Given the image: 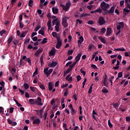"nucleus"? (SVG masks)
<instances>
[{
	"label": "nucleus",
	"mask_w": 130,
	"mask_h": 130,
	"mask_svg": "<svg viewBox=\"0 0 130 130\" xmlns=\"http://www.w3.org/2000/svg\"><path fill=\"white\" fill-rule=\"evenodd\" d=\"M13 36H10V37H9V39H8V41H7V42H8V45L9 44H10L11 43H12V42L13 41Z\"/></svg>",
	"instance_id": "nucleus-22"
},
{
	"label": "nucleus",
	"mask_w": 130,
	"mask_h": 130,
	"mask_svg": "<svg viewBox=\"0 0 130 130\" xmlns=\"http://www.w3.org/2000/svg\"><path fill=\"white\" fill-rule=\"evenodd\" d=\"M106 32V28H105V27H103L101 29V33H102V34H105Z\"/></svg>",
	"instance_id": "nucleus-35"
},
{
	"label": "nucleus",
	"mask_w": 130,
	"mask_h": 130,
	"mask_svg": "<svg viewBox=\"0 0 130 130\" xmlns=\"http://www.w3.org/2000/svg\"><path fill=\"white\" fill-rule=\"evenodd\" d=\"M80 72L83 76H86V71H83L82 69H80Z\"/></svg>",
	"instance_id": "nucleus-44"
},
{
	"label": "nucleus",
	"mask_w": 130,
	"mask_h": 130,
	"mask_svg": "<svg viewBox=\"0 0 130 130\" xmlns=\"http://www.w3.org/2000/svg\"><path fill=\"white\" fill-rule=\"evenodd\" d=\"M40 119L39 118H37L33 120V123L34 124H38V125H39L41 122Z\"/></svg>",
	"instance_id": "nucleus-9"
},
{
	"label": "nucleus",
	"mask_w": 130,
	"mask_h": 130,
	"mask_svg": "<svg viewBox=\"0 0 130 130\" xmlns=\"http://www.w3.org/2000/svg\"><path fill=\"white\" fill-rule=\"evenodd\" d=\"M39 87L41 88V89H42V90H45V86H44L43 84H40Z\"/></svg>",
	"instance_id": "nucleus-49"
},
{
	"label": "nucleus",
	"mask_w": 130,
	"mask_h": 130,
	"mask_svg": "<svg viewBox=\"0 0 130 130\" xmlns=\"http://www.w3.org/2000/svg\"><path fill=\"white\" fill-rule=\"evenodd\" d=\"M56 50L55 49V48L53 47L52 49L50 50V51L49 52V54L51 56H53L54 55H55V51Z\"/></svg>",
	"instance_id": "nucleus-6"
},
{
	"label": "nucleus",
	"mask_w": 130,
	"mask_h": 130,
	"mask_svg": "<svg viewBox=\"0 0 130 130\" xmlns=\"http://www.w3.org/2000/svg\"><path fill=\"white\" fill-rule=\"evenodd\" d=\"M53 87H54V84L52 82H49L48 84V89L50 91H52L53 89Z\"/></svg>",
	"instance_id": "nucleus-12"
},
{
	"label": "nucleus",
	"mask_w": 130,
	"mask_h": 130,
	"mask_svg": "<svg viewBox=\"0 0 130 130\" xmlns=\"http://www.w3.org/2000/svg\"><path fill=\"white\" fill-rule=\"evenodd\" d=\"M30 89L32 92H35L36 91V87H30Z\"/></svg>",
	"instance_id": "nucleus-43"
},
{
	"label": "nucleus",
	"mask_w": 130,
	"mask_h": 130,
	"mask_svg": "<svg viewBox=\"0 0 130 130\" xmlns=\"http://www.w3.org/2000/svg\"><path fill=\"white\" fill-rule=\"evenodd\" d=\"M52 11L53 13H54L55 15L56 14H58V9L55 7H53L52 9Z\"/></svg>",
	"instance_id": "nucleus-17"
},
{
	"label": "nucleus",
	"mask_w": 130,
	"mask_h": 130,
	"mask_svg": "<svg viewBox=\"0 0 130 130\" xmlns=\"http://www.w3.org/2000/svg\"><path fill=\"white\" fill-rule=\"evenodd\" d=\"M70 7H71V3H66V5L64 6L63 8V11H68V10L70 9Z\"/></svg>",
	"instance_id": "nucleus-11"
},
{
	"label": "nucleus",
	"mask_w": 130,
	"mask_h": 130,
	"mask_svg": "<svg viewBox=\"0 0 130 130\" xmlns=\"http://www.w3.org/2000/svg\"><path fill=\"white\" fill-rule=\"evenodd\" d=\"M99 39H100V40H101V42H102V43H106V41H105V39H104V38H103L101 36H99Z\"/></svg>",
	"instance_id": "nucleus-25"
},
{
	"label": "nucleus",
	"mask_w": 130,
	"mask_h": 130,
	"mask_svg": "<svg viewBox=\"0 0 130 130\" xmlns=\"http://www.w3.org/2000/svg\"><path fill=\"white\" fill-rule=\"evenodd\" d=\"M114 50H116L117 51H125V49L124 48H118V49H115V48H114Z\"/></svg>",
	"instance_id": "nucleus-26"
},
{
	"label": "nucleus",
	"mask_w": 130,
	"mask_h": 130,
	"mask_svg": "<svg viewBox=\"0 0 130 130\" xmlns=\"http://www.w3.org/2000/svg\"><path fill=\"white\" fill-rule=\"evenodd\" d=\"M62 24L63 25V26L67 28V27H68V21L67 20V18H62Z\"/></svg>",
	"instance_id": "nucleus-7"
},
{
	"label": "nucleus",
	"mask_w": 130,
	"mask_h": 130,
	"mask_svg": "<svg viewBox=\"0 0 130 130\" xmlns=\"http://www.w3.org/2000/svg\"><path fill=\"white\" fill-rule=\"evenodd\" d=\"M25 63H26L25 61L23 60V59H20L19 62V68H21V67H22V65H25Z\"/></svg>",
	"instance_id": "nucleus-24"
},
{
	"label": "nucleus",
	"mask_w": 130,
	"mask_h": 130,
	"mask_svg": "<svg viewBox=\"0 0 130 130\" xmlns=\"http://www.w3.org/2000/svg\"><path fill=\"white\" fill-rule=\"evenodd\" d=\"M5 33H6V30L5 29L0 31V35L1 36H3V35L5 34Z\"/></svg>",
	"instance_id": "nucleus-39"
},
{
	"label": "nucleus",
	"mask_w": 130,
	"mask_h": 130,
	"mask_svg": "<svg viewBox=\"0 0 130 130\" xmlns=\"http://www.w3.org/2000/svg\"><path fill=\"white\" fill-rule=\"evenodd\" d=\"M72 63H73V62L72 61H70L67 62V63L66 65V67H69V66L72 65Z\"/></svg>",
	"instance_id": "nucleus-53"
},
{
	"label": "nucleus",
	"mask_w": 130,
	"mask_h": 130,
	"mask_svg": "<svg viewBox=\"0 0 130 130\" xmlns=\"http://www.w3.org/2000/svg\"><path fill=\"white\" fill-rule=\"evenodd\" d=\"M40 28H41V26L40 25H38L37 26L36 28L35 29V31L36 32H37V31H38V30H39V29H40Z\"/></svg>",
	"instance_id": "nucleus-46"
},
{
	"label": "nucleus",
	"mask_w": 130,
	"mask_h": 130,
	"mask_svg": "<svg viewBox=\"0 0 130 130\" xmlns=\"http://www.w3.org/2000/svg\"><path fill=\"white\" fill-rule=\"evenodd\" d=\"M42 49H39L38 50L36 51L35 53L36 56H38L41 52H42Z\"/></svg>",
	"instance_id": "nucleus-19"
},
{
	"label": "nucleus",
	"mask_w": 130,
	"mask_h": 130,
	"mask_svg": "<svg viewBox=\"0 0 130 130\" xmlns=\"http://www.w3.org/2000/svg\"><path fill=\"white\" fill-rule=\"evenodd\" d=\"M73 52H74V50H69L68 53V55H72L73 54Z\"/></svg>",
	"instance_id": "nucleus-41"
},
{
	"label": "nucleus",
	"mask_w": 130,
	"mask_h": 130,
	"mask_svg": "<svg viewBox=\"0 0 130 130\" xmlns=\"http://www.w3.org/2000/svg\"><path fill=\"white\" fill-rule=\"evenodd\" d=\"M113 106L114 108H117V107L118 106V104H117V103L114 104L113 105Z\"/></svg>",
	"instance_id": "nucleus-63"
},
{
	"label": "nucleus",
	"mask_w": 130,
	"mask_h": 130,
	"mask_svg": "<svg viewBox=\"0 0 130 130\" xmlns=\"http://www.w3.org/2000/svg\"><path fill=\"white\" fill-rule=\"evenodd\" d=\"M66 79L68 82H72L73 81V77H71V74H68L67 76Z\"/></svg>",
	"instance_id": "nucleus-13"
},
{
	"label": "nucleus",
	"mask_w": 130,
	"mask_h": 130,
	"mask_svg": "<svg viewBox=\"0 0 130 130\" xmlns=\"http://www.w3.org/2000/svg\"><path fill=\"white\" fill-rule=\"evenodd\" d=\"M49 68H46L44 70V73L46 75L47 77L48 78L50 76V74L53 72V69H50L48 70Z\"/></svg>",
	"instance_id": "nucleus-3"
},
{
	"label": "nucleus",
	"mask_w": 130,
	"mask_h": 130,
	"mask_svg": "<svg viewBox=\"0 0 130 130\" xmlns=\"http://www.w3.org/2000/svg\"><path fill=\"white\" fill-rule=\"evenodd\" d=\"M48 66L50 68H55L57 66V62L53 61L51 64L49 63Z\"/></svg>",
	"instance_id": "nucleus-10"
},
{
	"label": "nucleus",
	"mask_w": 130,
	"mask_h": 130,
	"mask_svg": "<svg viewBox=\"0 0 130 130\" xmlns=\"http://www.w3.org/2000/svg\"><path fill=\"white\" fill-rule=\"evenodd\" d=\"M47 42V38H44L43 41L41 42L42 44H45Z\"/></svg>",
	"instance_id": "nucleus-31"
},
{
	"label": "nucleus",
	"mask_w": 130,
	"mask_h": 130,
	"mask_svg": "<svg viewBox=\"0 0 130 130\" xmlns=\"http://www.w3.org/2000/svg\"><path fill=\"white\" fill-rule=\"evenodd\" d=\"M19 27L21 29H22L23 27H24V24H23L22 21H19Z\"/></svg>",
	"instance_id": "nucleus-50"
},
{
	"label": "nucleus",
	"mask_w": 130,
	"mask_h": 130,
	"mask_svg": "<svg viewBox=\"0 0 130 130\" xmlns=\"http://www.w3.org/2000/svg\"><path fill=\"white\" fill-rule=\"evenodd\" d=\"M12 42L14 45H17V44L19 43V42H18V41L16 40L13 41Z\"/></svg>",
	"instance_id": "nucleus-52"
},
{
	"label": "nucleus",
	"mask_w": 130,
	"mask_h": 130,
	"mask_svg": "<svg viewBox=\"0 0 130 130\" xmlns=\"http://www.w3.org/2000/svg\"><path fill=\"white\" fill-rule=\"evenodd\" d=\"M102 92L104 94H106L107 93H108V90H107L106 88L103 87V89L102 90Z\"/></svg>",
	"instance_id": "nucleus-27"
},
{
	"label": "nucleus",
	"mask_w": 130,
	"mask_h": 130,
	"mask_svg": "<svg viewBox=\"0 0 130 130\" xmlns=\"http://www.w3.org/2000/svg\"><path fill=\"white\" fill-rule=\"evenodd\" d=\"M88 25H93L94 24V21L93 20H90L88 21Z\"/></svg>",
	"instance_id": "nucleus-58"
},
{
	"label": "nucleus",
	"mask_w": 130,
	"mask_h": 130,
	"mask_svg": "<svg viewBox=\"0 0 130 130\" xmlns=\"http://www.w3.org/2000/svg\"><path fill=\"white\" fill-rule=\"evenodd\" d=\"M130 10L126 9V8H124L123 10V15L124 16H126L127 15V14H128V13H129Z\"/></svg>",
	"instance_id": "nucleus-16"
},
{
	"label": "nucleus",
	"mask_w": 130,
	"mask_h": 130,
	"mask_svg": "<svg viewBox=\"0 0 130 130\" xmlns=\"http://www.w3.org/2000/svg\"><path fill=\"white\" fill-rule=\"evenodd\" d=\"M70 110H71V113L72 115H73V114H76V113L77 112L76 111V110H75V109H74V108H73L72 109H71Z\"/></svg>",
	"instance_id": "nucleus-30"
},
{
	"label": "nucleus",
	"mask_w": 130,
	"mask_h": 130,
	"mask_svg": "<svg viewBox=\"0 0 130 130\" xmlns=\"http://www.w3.org/2000/svg\"><path fill=\"white\" fill-rule=\"evenodd\" d=\"M103 11H104V13H103V15H107V14H109L108 10L106 9V10H103Z\"/></svg>",
	"instance_id": "nucleus-45"
},
{
	"label": "nucleus",
	"mask_w": 130,
	"mask_h": 130,
	"mask_svg": "<svg viewBox=\"0 0 130 130\" xmlns=\"http://www.w3.org/2000/svg\"><path fill=\"white\" fill-rule=\"evenodd\" d=\"M58 21V19L57 18L53 20L52 21L53 26H54Z\"/></svg>",
	"instance_id": "nucleus-32"
},
{
	"label": "nucleus",
	"mask_w": 130,
	"mask_h": 130,
	"mask_svg": "<svg viewBox=\"0 0 130 130\" xmlns=\"http://www.w3.org/2000/svg\"><path fill=\"white\" fill-rule=\"evenodd\" d=\"M124 27V23L123 22H121L119 23V25L117 26V30H118V31L116 34V35L120 34V32H121V29H123Z\"/></svg>",
	"instance_id": "nucleus-1"
},
{
	"label": "nucleus",
	"mask_w": 130,
	"mask_h": 130,
	"mask_svg": "<svg viewBox=\"0 0 130 130\" xmlns=\"http://www.w3.org/2000/svg\"><path fill=\"white\" fill-rule=\"evenodd\" d=\"M124 4V0L121 1L120 2V7H122L123 6Z\"/></svg>",
	"instance_id": "nucleus-60"
},
{
	"label": "nucleus",
	"mask_w": 130,
	"mask_h": 130,
	"mask_svg": "<svg viewBox=\"0 0 130 130\" xmlns=\"http://www.w3.org/2000/svg\"><path fill=\"white\" fill-rule=\"evenodd\" d=\"M82 78H81V76L80 75H78L77 76V82H80V81H81Z\"/></svg>",
	"instance_id": "nucleus-48"
},
{
	"label": "nucleus",
	"mask_w": 130,
	"mask_h": 130,
	"mask_svg": "<svg viewBox=\"0 0 130 130\" xmlns=\"http://www.w3.org/2000/svg\"><path fill=\"white\" fill-rule=\"evenodd\" d=\"M47 26H51V20H49L47 23Z\"/></svg>",
	"instance_id": "nucleus-62"
},
{
	"label": "nucleus",
	"mask_w": 130,
	"mask_h": 130,
	"mask_svg": "<svg viewBox=\"0 0 130 130\" xmlns=\"http://www.w3.org/2000/svg\"><path fill=\"white\" fill-rule=\"evenodd\" d=\"M98 23L100 26H102V25H104L105 24H106V21H105L104 17L101 16L99 18Z\"/></svg>",
	"instance_id": "nucleus-4"
},
{
	"label": "nucleus",
	"mask_w": 130,
	"mask_h": 130,
	"mask_svg": "<svg viewBox=\"0 0 130 130\" xmlns=\"http://www.w3.org/2000/svg\"><path fill=\"white\" fill-rule=\"evenodd\" d=\"M51 105H55V101H54V99H53L51 101Z\"/></svg>",
	"instance_id": "nucleus-55"
},
{
	"label": "nucleus",
	"mask_w": 130,
	"mask_h": 130,
	"mask_svg": "<svg viewBox=\"0 0 130 130\" xmlns=\"http://www.w3.org/2000/svg\"><path fill=\"white\" fill-rule=\"evenodd\" d=\"M29 103H30V104L34 105V104H36V103H38V101H34V99H29Z\"/></svg>",
	"instance_id": "nucleus-20"
},
{
	"label": "nucleus",
	"mask_w": 130,
	"mask_h": 130,
	"mask_svg": "<svg viewBox=\"0 0 130 130\" xmlns=\"http://www.w3.org/2000/svg\"><path fill=\"white\" fill-rule=\"evenodd\" d=\"M39 34H41L42 36H44V31L42 30H40L39 31Z\"/></svg>",
	"instance_id": "nucleus-38"
},
{
	"label": "nucleus",
	"mask_w": 130,
	"mask_h": 130,
	"mask_svg": "<svg viewBox=\"0 0 130 130\" xmlns=\"http://www.w3.org/2000/svg\"><path fill=\"white\" fill-rule=\"evenodd\" d=\"M83 41H84V38L83 37V36H81L79 38V40L77 41V43L79 45H81L82 44Z\"/></svg>",
	"instance_id": "nucleus-15"
},
{
	"label": "nucleus",
	"mask_w": 130,
	"mask_h": 130,
	"mask_svg": "<svg viewBox=\"0 0 130 130\" xmlns=\"http://www.w3.org/2000/svg\"><path fill=\"white\" fill-rule=\"evenodd\" d=\"M81 56H82V53L78 54V55H77V56L75 58L76 61H77V62H79V60H80V59L81 58Z\"/></svg>",
	"instance_id": "nucleus-18"
},
{
	"label": "nucleus",
	"mask_w": 130,
	"mask_h": 130,
	"mask_svg": "<svg viewBox=\"0 0 130 130\" xmlns=\"http://www.w3.org/2000/svg\"><path fill=\"white\" fill-rule=\"evenodd\" d=\"M23 86L26 90L29 89V84H28V83H24L23 84Z\"/></svg>",
	"instance_id": "nucleus-29"
},
{
	"label": "nucleus",
	"mask_w": 130,
	"mask_h": 130,
	"mask_svg": "<svg viewBox=\"0 0 130 130\" xmlns=\"http://www.w3.org/2000/svg\"><path fill=\"white\" fill-rule=\"evenodd\" d=\"M76 24H78V23H79L80 24V25H82V23H83V22L82 21V20H80L79 19H76Z\"/></svg>",
	"instance_id": "nucleus-51"
},
{
	"label": "nucleus",
	"mask_w": 130,
	"mask_h": 130,
	"mask_svg": "<svg viewBox=\"0 0 130 130\" xmlns=\"http://www.w3.org/2000/svg\"><path fill=\"white\" fill-rule=\"evenodd\" d=\"M28 6L29 7H33V1L32 0H29V2H28Z\"/></svg>",
	"instance_id": "nucleus-34"
},
{
	"label": "nucleus",
	"mask_w": 130,
	"mask_h": 130,
	"mask_svg": "<svg viewBox=\"0 0 130 130\" xmlns=\"http://www.w3.org/2000/svg\"><path fill=\"white\" fill-rule=\"evenodd\" d=\"M9 112L10 113H13V112H14V108L13 107L10 108L9 109Z\"/></svg>",
	"instance_id": "nucleus-59"
},
{
	"label": "nucleus",
	"mask_w": 130,
	"mask_h": 130,
	"mask_svg": "<svg viewBox=\"0 0 130 130\" xmlns=\"http://www.w3.org/2000/svg\"><path fill=\"white\" fill-rule=\"evenodd\" d=\"M26 61H27L29 66H31V64H32V63H31V59H30V58H26Z\"/></svg>",
	"instance_id": "nucleus-33"
},
{
	"label": "nucleus",
	"mask_w": 130,
	"mask_h": 130,
	"mask_svg": "<svg viewBox=\"0 0 130 130\" xmlns=\"http://www.w3.org/2000/svg\"><path fill=\"white\" fill-rule=\"evenodd\" d=\"M28 129V126H25L23 128V129H19L18 130H27Z\"/></svg>",
	"instance_id": "nucleus-64"
},
{
	"label": "nucleus",
	"mask_w": 130,
	"mask_h": 130,
	"mask_svg": "<svg viewBox=\"0 0 130 130\" xmlns=\"http://www.w3.org/2000/svg\"><path fill=\"white\" fill-rule=\"evenodd\" d=\"M4 109L3 107H0V113H4Z\"/></svg>",
	"instance_id": "nucleus-61"
},
{
	"label": "nucleus",
	"mask_w": 130,
	"mask_h": 130,
	"mask_svg": "<svg viewBox=\"0 0 130 130\" xmlns=\"http://www.w3.org/2000/svg\"><path fill=\"white\" fill-rule=\"evenodd\" d=\"M112 32V30H111V27H108L107 29V32H106L107 36L109 37V35L111 34Z\"/></svg>",
	"instance_id": "nucleus-14"
},
{
	"label": "nucleus",
	"mask_w": 130,
	"mask_h": 130,
	"mask_svg": "<svg viewBox=\"0 0 130 130\" xmlns=\"http://www.w3.org/2000/svg\"><path fill=\"white\" fill-rule=\"evenodd\" d=\"M95 13H100V14H101V13H102V10L101 8H98L95 10Z\"/></svg>",
	"instance_id": "nucleus-36"
},
{
	"label": "nucleus",
	"mask_w": 130,
	"mask_h": 130,
	"mask_svg": "<svg viewBox=\"0 0 130 130\" xmlns=\"http://www.w3.org/2000/svg\"><path fill=\"white\" fill-rule=\"evenodd\" d=\"M114 10H115V7H112L109 10H108V13L109 15H113L114 14Z\"/></svg>",
	"instance_id": "nucleus-8"
},
{
	"label": "nucleus",
	"mask_w": 130,
	"mask_h": 130,
	"mask_svg": "<svg viewBox=\"0 0 130 130\" xmlns=\"http://www.w3.org/2000/svg\"><path fill=\"white\" fill-rule=\"evenodd\" d=\"M91 67L92 68V69H94V70H98L97 66L94 64H91Z\"/></svg>",
	"instance_id": "nucleus-40"
},
{
	"label": "nucleus",
	"mask_w": 130,
	"mask_h": 130,
	"mask_svg": "<svg viewBox=\"0 0 130 130\" xmlns=\"http://www.w3.org/2000/svg\"><path fill=\"white\" fill-rule=\"evenodd\" d=\"M92 48H95V45H94L92 44H89L88 46V50H91L92 49Z\"/></svg>",
	"instance_id": "nucleus-23"
},
{
	"label": "nucleus",
	"mask_w": 130,
	"mask_h": 130,
	"mask_svg": "<svg viewBox=\"0 0 130 130\" xmlns=\"http://www.w3.org/2000/svg\"><path fill=\"white\" fill-rule=\"evenodd\" d=\"M61 46V42H57L56 45V48L57 49H59Z\"/></svg>",
	"instance_id": "nucleus-21"
},
{
	"label": "nucleus",
	"mask_w": 130,
	"mask_h": 130,
	"mask_svg": "<svg viewBox=\"0 0 130 130\" xmlns=\"http://www.w3.org/2000/svg\"><path fill=\"white\" fill-rule=\"evenodd\" d=\"M103 79L104 86L105 87H108V85L107 84V80H108V78L107 77V75L106 74H105V76H104Z\"/></svg>",
	"instance_id": "nucleus-5"
},
{
	"label": "nucleus",
	"mask_w": 130,
	"mask_h": 130,
	"mask_svg": "<svg viewBox=\"0 0 130 130\" xmlns=\"http://www.w3.org/2000/svg\"><path fill=\"white\" fill-rule=\"evenodd\" d=\"M108 125L109 126V127H112L113 126V125H112V123H111V122H110V120H108Z\"/></svg>",
	"instance_id": "nucleus-42"
},
{
	"label": "nucleus",
	"mask_w": 130,
	"mask_h": 130,
	"mask_svg": "<svg viewBox=\"0 0 130 130\" xmlns=\"http://www.w3.org/2000/svg\"><path fill=\"white\" fill-rule=\"evenodd\" d=\"M55 29L56 32H59V26L56 25L55 26Z\"/></svg>",
	"instance_id": "nucleus-57"
},
{
	"label": "nucleus",
	"mask_w": 130,
	"mask_h": 130,
	"mask_svg": "<svg viewBox=\"0 0 130 130\" xmlns=\"http://www.w3.org/2000/svg\"><path fill=\"white\" fill-rule=\"evenodd\" d=\"M101 8L103 11H106L107 9H109V8H110V5L107 4L106 3L103 2L101 4Z\"/></svg>",
	"instance_id": "nucleus-2"
},
{
	"label": "nucleus",
	"mask_w": 130,
	"mask_h": 130,
	"mask_svg": "<svg viewBox=\"0 0 130 130\" xmlns=\"http://www.w3.org/2000/svg\"><path fill=\"white\" fill-rule=\"evenodd\" d=\"M37 69H36L35 72L33 73L32 77H35L36 75H38V71H37Z\"/></svg>",
	"instance_id": "nucleus-37"
},
{
	"label": "nucleus",
	"mask_w": 130,
	"mask_h": 130,
	"mask_svg": "<svg viewBox=\"0 0 130 130\" xmlns=\"http://www.w3.org/2000/svg\"><path fill=\"white\" fill-rule=\"evenodd\" d=\"M118 78H122V72H119L118 73Z\"/></svg>",
	"instance_id": "nucleus-54"
},
{
	"label": "nucleus",
	"mask_w": 130,
	"mask_h": 130,
	"mask_svg": "<svg viewBox=\"0 0 130 130\" xmlns=\"http://www.w3.org/2000/svg\"><path fill=\"white\" fill-rule=\"evenodd\" d=\"M69 86V84L67 83L66 84H63L61 85V88H66V87H68Z\"/></svg>",
	"instance_id": "nucleus-56"
},
{
	"label": "nucleus",
	"mask_w": 130,
	"mask_h": 130,
	"mask_svg": "<svg viewBox=\"0 0 130 130\" xmlns=\"http://www.w3.org/2000/svg\"><path fill=\"white\" fill-rule=\"evenodd\" d=\"M26 34H27V32L26 31H25V32H23L20 36V38H24V37H25L26 36Z\"/></svg>",
	"instance_id": "nucleus-28"
},
{
	"label": "nucleus",
	"mask_w": 130,
	"mask_h": 130,
	"mask_svg": "<svg viewBox=\"0 0 130 130\" xmlns=\"http://www.w3.org/2000/svg\"><path fill=\"white\" fill-rule=\"evenodd\" d=\"M52 35L53 37H57V33L56 32H53Z\"/></svg>",
	"instance_id": "nucleus-47"
}]
</instances>
